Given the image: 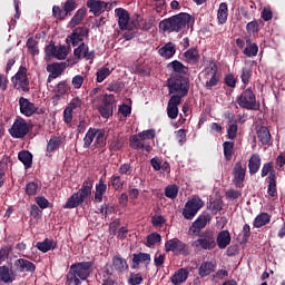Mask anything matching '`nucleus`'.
<instances>
[{
  "label": "nucleus",
  "instance_id": "obj_39",
  "mask_svg": "<svg viewBox=\"0 0 285 285\" xmlns=\"http://www.w3.org/2000/svg\"><path fill=\"white\" fill-rule=\"evenodd\" d=\"M258 140L263 146H268L271 144V130L266 126H261L257 130Z\"/></svg>",
  "mask_w": 285,
  "mask_h": 285
},
{
  "label": "nucleus",
  "instance_id": "obj_64",
  "mask_svg": "<svg viewBox=\"0 0 285 285\" xmlns=\"http://www.w3.org/2000/svg\"><path fill=\"white\" fill-rule=\"evenodd\" d=\"M118 173L119 175H132V167L130 166V163L120 165Z\"/></svg>",
  "mask_w": 285,
  "mask_h": 285
},
{
  "label": "nucleus",
  "instance_id": "obj_6",
  "mask_svg": "<svg viewBox=\"0 0 285 285\" xmlns=\"http://www.w3.org/2000/svg\"><path fill=\"white\" fill-rule=\"evenodd\" d=\"M97 99H102V105H98L97 110L104 119H110V117H112L115 108H117L115 95L106 94L105 96H96L92 100V104H97Z\"/></svg>",
  "mask_w": 285,
  "mask_h": 285
},
{
  "label": "nucleus",
  "instance_id": "obj_5",
  "mask_svg": "<svg viewBox=\"0 0 285 285\" xmlns=\"http://www.w3.org/2000/svg\"><path fill=\"white\" fill-rule=\"evenodd\" d=\"M195 250H215L217 247V242L215 238V232L206 229L198 234V239L191 243Z\"/></svg>",
  "mask_w": 285,
  "mask_h": 285
},
{
  "label": "nucleus",
  "instance_id": "obj_2",
  "mask_svg": "<svg viewBox=\"0 0 285 285\" xmlns=\"http://www.w3.org/2000/svg\"><path fill=\"white\" fill-rule=\"evenodd\" d=\"M92 266H95L92 261L72 264L66 276V285H81V282H86L90 277Z\"/></svg>",
  "mask_w": 285,
  "mask_h": 285
},
{
  "label": "nucleus",
  "instance_id": "obj_38",
  "mask_svg": "<svg viewBox=\"0 0 285 285\" xmlns=\"http://www.w3.org/2000/svg\"><path fill=\"white\" fill-rule=\"evenodd\" d=\"M112 268L117 271V273H124V271H128V262L121 256L112 257Z\"/></svg>",
  "mask_w": 285,
  "mask_h": 285
},
{
  "label": "nucleus",
  "instance_id": "obj_53",
  "mask_svg": "<svg viewBox=\"0 0 285 285\" xmlns=\"http://www.w3.org/2000/svg\"><path fill=\"white\" fill-rule=\"evenodd\" d=\"M161 242V235L157 232L151 233L147 236V244L148 248L155 246V244H159Z\"/></svg>",
  "mask_w": 285,
  "mask_h": 285
},
{
  "label": "nucleus",
  "instance_id": "obj_24",
  "mask_svg": "<svg viewBox=\"0 0 285 285\" xmlns=\"http://www.w3.org/2000/svg\"><path fill=\"white\" fill-rule=\"evenodd\" d=\"M13 266L16 267V271H18V273H35V271H37V266L35 265V263L24 258H19L14 261Z\"/></svg>",
  "mask_w": 285,
  "mask_h": 285
},
{
  "label": "nucleus",
  "instance_id": "obj_10",
  "mask_svg": "<svg viewBox=\"0 0 285 285\" xmlns=\"http://www.w3.org/2000/svg\"><path fill=\"white\" fill-rule=\"evenodd\" d=\"M237 104L240 108H245V110H257V98L253 89H245L237 98Z\"/></svg>",
  "mask_w": 285,
  "mask_h": 285
},
{
  "label": "nucleus",
  "instance_id": "obj_63",
  "mask_svg": "<svg viewBox=\"0 0 285 285\" xmlns=\"http://www.w3.org/2000/svg\"><path fill=\"white\" fill-rule=\"evenodd\" d=\"M212 215H217V213L222 212L224 207H222V202H212L208 206Z\"/></svg>",
  "mask_w": 285,
  "mask_h": 285
},
{
  "label": "nucleus",
  "instance_id": "obj_26",
  "mask_svg": "<svg viewBox=\"0 0 285 285\" xmlns=\"http://www.w3.org/2000/svg\"><path fill=\"white\" fill-rule=\"evenodd\" d=\"M138 142H135V135L130 136L129 138V146L134 150H146V153H150V141L144 140L140 137H137Z\"/></svg>",
  "mask_w": 285,
  "mask_h": 285
},
{
  "label": "nucleus",
  "instance_id": "obj_59",
  "mask_svg": "<svg viewBox=\"0 0 285 285\" xmlns=\"http://www.w3.org/2000/svg\"><path fill=\"white\" fill-rule=\"evenodd\" d=\"M39 188V184L35 181H30L26 185V195L29 197H33V195H37V190Z\"/></svg>",
  "mask_w": 285,
  "mask_h": 285
},
{
  "label": "nucleus",
  "instance_id": "obj_56",
  "mask_svg": "<svg viewBox=\"0 0 285 285\" xmlns=\"http://www.w3.org/2000/svg\"><path fill=\"white\" fill-rule=\"evenodd\" d=\"M268 175H276L275 174V168L273 167V161L266 163L263 165L261 176L262 177H267Z\"/></svg>",
  "mask_w": 285,
  "mask_h": 285
},
{
  "label": "nucleus",
  "instance_id": "obj_37",
  "mask_svg": "<svg viewBox=\"0 0 285 285\" xmlns=\"http://www.w3.org/2000/svg\"><path fill=\"white\" fill-rule=\"evenodd\" d=\"M86 12L87 10L85 7L78 9L69 21V27L77 28V26H79L81 21H83V19L86 18Z\"/></svg>",
  "mask_w": 285,
  "mask_h": 285
},
{
  "label": "nucleus",
  "instance_id": "obj_29",
  "mask_svg": "<svg viewBox=\"0 0 285 285\" xmlns=\"http://www.w3.org/2000/svg\"><path fill=\"white\" fill-rule=\"evenodd\" d=\"M146 264V266H148V264H150V254L148 253H139V254H134L132 255V266L131 268L134 271H137V268H139L140 264Z\"/></svg>",
  "mask_w": 285,
  "mask_h": 285
},
{
  "label": "nucleus",
  "instance_id": "obj_57",
  "mask_svg": "<svg viewBox=\"0 0 285 285\" xmlns=\"http://www.w3.org/2000/svg\"><path fill=\"white\" fill-rule=\"evenodd\" d=\"M243 52L245 57H257V52H259V47L257 46V43H253L252 46L246 47Z\"/></svg>",
  "mask_w": 285,
  "mask_h": 285
},
{
  "label": "nucleus",
  "instance_id": "obj_31",
  "mask_svg": "<svg viewBox=\"0 0 285 285\" xmlns=\"http://www.w3.org/2000/svg\"><path fill=\"white\" fill-rule=\"evenodd\" d=\"M217 264L213 262H203L198 268L199 277H208L212 273H215Z\"/></svg>",
  "mask_w": 285,
  "mask_h": 285
},
{
  "label": "nucleus",
  "instance_id": "obj_9",
  "mask_svg": "<svg viewBox=\"0 0 285 285\" xmlns=\"http://www.w3.org/2000/svg\"><path fill=\"white\" fill-rule=\"evenodd\" d=\"M204 208V200L198 196H194L185 204V208L183 209V217L185 219H194L195 215L199 213Z\"/></svg>",
  "mask_w": 285,
  "mask_h": 285
},
{
  "label": "nucleus",
  "instance_id": "obj_43",
  "mask_svg": "<svg viewBox=\"0 0 285 285\" xmlns=\"http://www.w3.org/2000/svg\"><path fill=\"white\" fill-rule=\"evenodd\" d=\"M36 248L41 253H48L49 250H55V240L46 238L43 242H38Z\"/></svg>",
  "mask_w": 285,
  "mask_h": 285
},
{
  "label": "nucleus",
  "instance_id": "obj_11",
  "mask_svg": "<svg viewBox=\"0 0 285 285\" xmlns=\"http://www.w3.org/2000/svg\"><path fill=\"white\" fill-rule=\"evenodd\" d=\"M19 106L21 115L24 117H32V115H45L46 108L37 107L33 102H30L28 98L20 97L19 98Z\"/></svg>",
  "mask_w": 285,
  "mask_h": 285
},
{
  "label": "nucleus",
  "instance_id": "obj_3",
  "mask_svg": "<svg viewBox=\"0 0 285 285\" xmlns=\"http://www.w3.org/2000/svg\"><path fill=\"white\" fill-rule=\"evenodd\" d=\"M95 186V179L87 177L80 187V189L73 193L62 206V208L72 209L79 208L85 202H88L92 197V187Z\"/></svg>",
  "mask_w": 285,
  "mask_h": 285
},
{
  "label": "nucleus",
  "instance_id": "obj_17",
  "mask_svg": "<svg viewBox=\"0 0 285 285\" xmlns=\"http://www.w3.org/2000/svg\"><path fill=\"white\" fill-rule=\"evenodd\" d=\"M202 56L199 55V49L191 47L185 51L181 56V61L188 63L189 66H198Z\"/></svg>",
  "mask_w": 285,
  "mask_h": 285
},
{
  "label": "nucleus",
  "instance_id": "obj_27",
  "mask_svg": "<svg viewBox=\"0 0 285 285\" xmlns=\"http://www.w3.org/2000/svg\"><path fill=\"white\" fill-rule=\"evenodd\" d=\"M205 86L208 90L215 88V86L219 85L222 81V73L220 72H206L204 75Z\"/></svg>",
  "mask_w": 285,
  "mask_h": 285
},
{
  "label": "nucleus",
  "instance_id": "obj_4",
  "mask_svg": "<svg viewBox=\"0 0 285 285\" xmlns=\"http://www.w3.org/2000/svg\"><path fill=\"white\" fill-rule=\"evenodd\" d=\"M167 88L169 95H173L171 97H179L181 100L184 97H188L190 79L181 73H175L167 79Z\"/></svg>",
  "mask_w": 285,
  "mask_h": 285
},
{
  "label": "nucleus",
  "instance_id": "obj_8",
  "mask_svg": "<svg viewBox=\"0 0 285 285\" xmlns=\"http://www.w3.org/2000/svg\"><path fill=\"white\" fill-rule=\"evenodd\" d=\"M166 253H174V255H190V247L188 244L181 242L179 238H171L165 243Z\"/></svg>",
  "mask_w": 285,
  "mask_h": 285
},
{
  "label": "nucleus",
  "instance_id": "obj_62",
  "mask_svg": "<svg viewBox=\"0 0 285 285\" xmlns=\"http://www.w3.org/2000/svg\"><path fill=\"white\" fill-rule=\"evenodd\" d=\"M188 134V130L186 129H179L176 131V139L179 144V146H184L186 142V135Z\"/></svg>",
  "mask_w": 285,
  "mask_h": 285
},
{
  "label": "nucleus",
  "instance_id": "obj_7",
  "mask_svg": "<svg viewBox=\"0 0 285 285\" xmlns=\"http://www.w3.org/2000/svg\"><path fill=\"white\" fill-rule=\"evenodd\" d=\"M31 128L32 126L30 125V122H28L22 117H18L13 121L11 128H9V135H11L13 139H23V137H26L30 132Z\"/></svg>",
  "mask_w": 285,
  "mask_h": 285
},
{
  "label": "nucleus",
  "instance_id": "obj_51",
  "mask_svg": "<svg viewBox=\"0 0 285 285\" xmlns=\"http://www.w3.org/2000/svg\"><path fill=\"white\" fill-rule=\"evenodd\" d=\"M79 4H77V0H66V2L63 3L62 10L65 12V14H72V12H75L76 8H78Z\"/></svg>",
  "mask_w": 285,
  "mask_h": 285
},
{
  "label": "nucleus",
  "instance_id": "obj_32",
  "mask_svg": "<svg viewBox=\"0 0 285 285\" xmlns=\"http://www.w3.org/2000/svg\"><path fill=\"white\" fill-rule=\"evenodd\" d=\"M176 52L177 49L175 47V43L173 42H167L158 50V55H160V57H164V59H173Z\"/></svg>",
  "mask_w": 285,
  "mask_h": 285
},
{
  "label": "nucleus",
  "instance_id": "obj_48",
  "mask_svg": "<svg viewBox=\"0 0 285 285\" xmlns=\"http://www.w3.org/2000/svg\"><path fill=\"white\" fill-rule=\"evenodd\" d=\"M179 195V187L174 185H168L165 187V197L168 199H177V196Z\"/></svg>",
  "mask_w": 285,
  "mask_h": 285
},
{
  "label": "nucleus",
  "instance_id": "obj_40",
  "mask_svg": "<svg viewBox=\"0 0 285 285\" xmlns=\"http://www.w3.org/2000/svg\"><path fill=\"white\" fill-rule=\"evenodd\" d=\"M217 19L220 26H224V23L228 21V4L226 2H222L219 4L218 11H217Z\"/></svg>",
  "mask_w": 285,
  "mask_h": 285
},
{
  "label": "nucleus",
  "instance_id": "obj_44",
  "mask_svg": "<svg viewBox=\"0 0 285 285\" xmlns=\"http://www.w3.org/2000/svg\"><path fill=\"white\" fill-rule=\"evenodd\" d=\"M18 159L24 166V168H32V154L28 150H22L18 154Z\"/></svg>",
  "mask_w": 285,
  "mask_h": 285
},
{
  "label": "nucleus",
  "instance_id": "obj_49",
  "mask_svg": "<svg viewBox=\"0 0 285 285\" xmlns=\"http://www.w3.org/2000/svg\"><path fill=\"white\" fill-rule=\"evenodd\" d=\"M96 148H106V131L104 129H97Z\"/></svg>",
  "mask_w": 285,
  "mask_h": 285
},
{
  "label": "nucleus",
  "instance_id": "obj_60",
  "mask_svg": "<svg viewBox=\"0 0 285 285\" xmlns=\"http://www.w3.org/2000/svg\"><path fill=\"white\" fill-rule=\"evenodd\" d=\"M144 282V277L141 276V273H130L128 278V284L130 285H139Z\"/></svg>",
  "mask_w": 285,
  "mask_h": 285
},
{
  "label": "nucleus",
  "instance_id": "obj_22",
  "mask_svg": "<svg viewBox=\"0 0 285 285\" xmlns=\"http://www.w3.org/2000/svg\"><path fill=\"white\" fill-rule=\"evenodd\" d=\"M69 90H70V87H68V82H66V80L58 82L55 89V95L52 96V105L59 106V101H61V98L65 95H68Z\"/></svg>",
  "mask_w": 285,
  "mask_h": 285
},
{
  "label": "nucleus",
  "instance_id": "obj_33",
  "mask_svg": "<svg viewBox=\"0 0 285 285\" xmlns=\"http://www.w3.org/2000/svg\"><path fill=\"white\" fill-rule=\"evenodd\" d=\"M188 279V271L186 268H179L170 277V282L174 285H181Z\"/></svg>",
  "mask_w": 285,
  "mask_h": 285
},
{
  "label": "nucleus",
  "instance_id": "obj_19",
  "mask_svg": "<svg viewBox=\"0 0 285 285\" xmlns=\"http://www.w3.org/2000/svg\"><path fill=\"white\" fill-rule=\"evenodd\" d=\"M75 57L78 59H86L87 61H90L92 63V60L95 59V50L89 51L88 45L85 42H81L75 50H73Z\"/></svg>",
  "mask_w": 285,
  "mask_h": 285
},
{
  "label": "nucleus",
  "instance_id": "obj_21",
  "mask_svg": "<svg viewBox=\"0 0 285 285\" xmlns=\"http://www.w3.org/2000/svg\"><path fill=\"white\" fill-rule=\"evenodd\" d=\"M87 8H89V12L95 17H99V14H104L106 9L108 8V3L101 0H88L86 3Z\"/></svg>",
  "mask_w": 285,
  "mask_h": 285
},
{
  "label": "nucleus",
  "instance_id": "obj_41",
  "mask_svg": "<svg viewBox=\"0 0 285 285\" xmlns=\"http://www.w3.org/2000/svg\"><path fill=\"white\" fill-rule=\"evenodd\" d=\"M137 137H139L145 141H150V139H154L155 137H157V134L155 132V129H147L141 132H138L135 135L134 144H139V139H137Z\"/></svg>",
  "mask_w": 285,
  "mask_h": 285
},
{
  "label": "nucleus",
  "instance_id": "obj_45",
  "mask_svg": "<svg viewBox=\"0 0 285 285\" xmlns=\"http://www.w3.org/2000/svg\"><path fill=\"white\" fill-rule=\"evenodd\" d=\"M223 150L226 161H230L233 159V155H235V142L225 141L223 144Z\"/></svg>",
  "mask_w": 285,
  "mask_h": 285
},
{
  "label": "nucleus",
  "instance_id": "obj_34",
  "mask_svg": "<svg viewBox=\"0 0 285 285\" xmlns=\"http://www.w3.org/2000/svg\"><path fill=\"white\" fill-rule=\"evenodd\" d=\"M262 167V157L257 154H253L248 161L249 175H257L259 168Z\"/></svg>",
  "mask_w": 285,
  "mask_h": 285
},
{
  "label": "nucleus",
  "instance_id": "obj_12",
  "mask_svg": "<svg viewBox=\"0 0 285 285\" xmlns=\"http://www.w3.org/2000/svg\"><path fill=\"white\" fill-rule=\"evenodd\" d=\"M46 59H59L63 60L68 57V49L66 46H56L55 41H50L48 46L45 48Z\"/></svg>",
  "mask_w": 285,
  "mask_h": 285
},
{
  "label": "nucleus",
  "instance_id": "obj_28",
  "mask_svg": "<svg viewBox=\"0 0 285 285\" xmlns=\"http://www.w3.org/2000/svg\"><path fill=\"white\" fill-rule=\"evenodd\" d=\"M230 242H232L230 232H228L227 229H224L218 233L216 237V244L218 248L224 249L230 246Z\"/></svg>",
  "mask_w": 285,
  "mask_h": 285
},
{
  "label": "nucleus",
  "instance_id": "obj_20",
  "mask_svg": "<svg viewBox=\"0 0 285 285\" xmlns=\"http://www.w3.org/2000/svg\"><path fill=\"white\" fill-rule=\"evenodd\" d=\"M115 14L118 19L119 29L124 32L130 26V13L124 8L115 9Z\"/></svg>",
  "mask_w": 285,
  "mask_h": 285
},
{
  "label": "nucleus",
  "instance_id": "obj_23",
  "mask_svg": "<svg viewBox=\"0 0 285 285\" xmlns=\"http://www.w3.org/2000/svg\"><path fill=\"white\" fill-rule=\"evenodd\" d=\"M179 104H181V99L177 96H171L168 100L167 105V116L169 119H177L179 117Z\"/></svg>",
  "mask_w": 285,
  "mask_h": 285
},
{
  "label": "nucleus",
  "instance_id": "obj_1",
  "mask_svg": "<svg viewBox=\"0 0 285 285\" xmlns=\"http://www.w3.org/2000/svg\"><path fill=\"white\" fill-rule=\"evenodd\" d=\"M190 21H193L190 13L180 12L161 20L158 28L161 32H168L169 35L173 32H184V30L190 27Z\"/></svg>",
  "mask_w": 285,
  "mask_h": 285
},
{
  "label": "nucleus",
  "instance_id": "obj_15",
  "mask_svg": "<svg viewBox=\"0 0 285 285\" xmlns=\"http://www.w3.org/2000/svg\"><path fill=\"white\" fill-rule=\"evenodd\" d=\"M208 222H210V214L203 213L191 224V226L189 227V233H191V235H200L202 230H204V227L208 225Z\"/></svg>",
  "mask_w": 285,
  "mask_h": 285
},
{
  "label": "nucleus",
  "instance_id": "obj_52",
  "mask_svg": "<svg viewBox=\"0 0 285 285\" xmlns=\"http://www.w3.org/2000/svg\"><path fill=\"white\" fill-rule=\"evenodd\" d=\"M61 146V137H52L47 145V153H55Z\"/></svg>",
  "mask_w": 285,
  "mask_h": 285
},
{
  "label": "nucleus",
  "instance_id": "obj_61",
  "mask_svg": "<svg viewBox=\"0 0 285 285\" xmlns=\"http://www.w3.org/2000/svg\"><path fill=\"white\" fill-rule=\"evenodd\" d=\"M52 14L55 19H58L59 21H63V19L67 17L66 11H63V9H61L59 6H53Z\"/></svg>",
  "mask_w": 285,
  "mask_h": 285
},
{
  "label": "nucleus",
  "instance_id": "obj_42",
  "mask_svg": "<svg viewBox=\"0 0 285 285\" xmlns=\"http://www.w3.org/2000/svg\"><path fill=\"white\" fill-rule=\"evenodd\" d=\"M266 224H271V215L268 213H261L254 219V228H262Z\"/></svg>",
  "mask_w": 285,
  "mask_h": 285
},
{
  "label": "nucleus",
  "instance_id": "obj_46",
  "mask_svg": "<svg viewBox=\"0 0 285 285\" xmlns=\"http://www.w3.org/2000/svg\"><path fill=\"white\" fill-rule=\"evenodd\" d=\"M97 137V128L90 127L83 138V148L92 146L95 138Z\"/></svg>",
  "mask_w": 285,
  "mask_h": 285
},
{
  "label": "nucleus",
  "instance_id": "obj_25",
  "mask_svg": "<svg viewBox=\"0 0 285 285\" xmlns=\"http://www.w3.org/2000/svg\"><path fill=\"white\" fill-rule=\"evenodd\" d=\"M17 279V272L10 271V267L3 265L0 266V282L3 284H12Z\"/></svg>",
  "mask_w": 285,
  "mask_h": 285
},
{
  "label": "nucleus",
  "instance_id": "obj_35",
  "mask_svg": "<svg viewBox=\"0 0 285 285\" xmlns=\"http://www.w3.org/2000/svg\"><path fill=\"white\" fill-rule=\"evenodd\" d=\"M124 39L130 41L137 37V31L139 30V22L131 20L128 28L125 29Z\"/></svg>",
  "mask_w": 285,
  "mask_h": 285
},
{
  "label": "nucleus",
  "instance_id": "obj_13",
  "mask_svg": "<svg viewBox=\"0 0 285 285\" xmlns=\"http://www.w3.org/2000/svg\"><path fill=\"white\" fill-rule=\"evenodd\" d=\"M233 184L236 188H244L246 181V164L237 161L232 170Z\"/></svg>",
  "mask_w": 285,
  "mask_h": 285
},
{
  "label": "nucleus",
  "instance_id": "obj_47",
  "mask_svg": "<svg viewBox=\"0 0 285 285\" xmlns=\"http://www.w3.org/2000/svg\"><path fill=\"white\" fill-rule=\"evenodd\" d=\"M124 184L125 181L119 175H112L109 181V186H111V188L117 191L124 190Z\"/></svg>",
  "mask_w": 285,
  "mask_h": 285
},
{
  "label": "nucleus",
  "instance_id": "obj_16",
  "mask_svg": "<svg viewBox=\"0 0 285 285\" xmlns=\"http://www.w3.org/2000/svg\"><path fill=\"white\" fill-rule=\"evenodd\" d=\"M76 63H79V59L75 56L72 58L67 59L65 62H55L47 66V72H63L66 68H71V66H75Z\"/></svg>",
  "mask_w": 285,
  "mask_h": 285
},
{
  "label": "nucleus",
  "instance_id": "obj_55",
  "mask_svg": "<svg viewBox=\"0 0 285 285\" xmlns=\"http://www.w3.org/2000/svg\"><path fill=\"white\" fill-rule=\"evenodd\" d=\"M237 120H233L229 122L228 128H227V137L229 139H235L237 137Z\"/></svg>",
  "mask_w": 285,
  "mask_h": 285
},
{
  "label": "nucleus",
  "instance_id": "obj_50",
  "mask_svg": "<svg viewBox=\"0 0 285 285\" xmlns=\"http://www.w3.org/2000/svg\"><path fill=\"white\" fill-rule=\"evenodd\" d=\"M27 48L29 55H32V57H37V55H39V45L33 38H29L27 40Z\"/></svg>",
  "mask_w": 285,
  "mask_h": 285
},
{
  "label": "nucleus",
  "instance_id": "obj_58",
  "mask_svg": "<svg viewBox=\"0 0 285 285\" xmlns=\"http://www.w3.org/2000/svg\"><path fill=\"white\" fill-rule=\"evenodd\" d=\"M167 68L169 70H174V72H184V68H186V66L178 60H174L167 65Z\"/></svg>",
  "mask_w": 285,
  "mask_h": 285
},
{
  "label": "nucleus",
  "instance_id": "obj_54",
  "mask_svg": "<svg viewBox=\"0 0 285 285\" xmlns=\"http://www.w3.org/2000/svg\"><path fill=\"white\" fill-rule=\"evenodd\" d=\"M82 106H83V100L79 98V96H76L70 100L67 107L71 108L72 110H76V112H79Z\"/></svg>",
  "mask_w": 285,
  "mask_h": 285
},
{
  "label": "nucleus",
  "instance_id": "obj_30",
  "mask_svg": "<svg viewBox=\"0 0 285 285\" xmlns=\"http://www.w3.org/2000/svg\"><path fill=\"white\" fill-rule=\"evenodd\" d=\"M108 190V185L104 181V178H100L98 184H96V191H95V204H101L104 202V194Z\"/></svg>",
  "mask_w": 285,
  "mask_h": 285
},
{
  "label": "nucleus",
  "instance_id": "obj_14",
  "mask_svg": "<svg viewBox=\"0 0 285 285\" xmlns=\"http://www.w3.org/2000/svg\"><path fill=\"white\" fill-rule=\"evenodd\" d=\"M90 35V29L88 27H77L72 30L71 35L67 37L66 43L70 45L75 48L86 39Z\"/></svg>",
  "mask_w": 285,
  "mask_h": 285
},
{
  "label": "nucleus",
  "instance_id": "obj_18",
  "mask_svg": "<svg viewBox=\"0 0 285 285\" xmlns=\"http://www.w3.org/2000/svg\"><path fill=\"white\" fill-rule=\"evenodd\" d=\"M12 81L17 90H22V92H28L30 90V80H28L27 72H17L12 78Z\"/></svg>",
  "mask_w": 285,
  "mask_h": 285
},
{
  "label": "nucleus",
  "instance_id": "obj_36",
  "mask_svg": "<svg viewBox=\"0 0 285 285\" xmlns=\"http://www.w3.org/2000/svg\"><path fill=\"white\" fill-rule=\"evenodd\" d=\"M267 186V194L269 197H277V175H269L266 178Z\"/></svg>",
  "mask_w": 285,
  "mask_h": 285
}]
</instances>
